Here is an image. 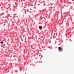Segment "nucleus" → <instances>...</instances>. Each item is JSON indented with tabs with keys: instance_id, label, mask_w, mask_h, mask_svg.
<instances>
[{
	"instance_id": "2",
	"label": "nucleus",
	"mask_w": 74,
	"mask_h": 74,
	"mask_svg": "<svg viewBox=\"0 0 74 74\" xmlns=\"http://www.w3.org/2000/svg\"><path fill=\"white\" fill-rule=\"evenodd\" d=\"M39 27L40 29H42V27L40 26H39Z\"/></svg>"
},
{
	"instance_id": "4",
	"label": "nucleus",
	"mask_w": 74,
	"mask_h": 74,
	"mask_svg": "<svg viewBox=\"0 0 74 74\" xmlns=\"http://www.w3.org/2000/svg\"><path fill=\"white\" fill-rule=\"evenodd\" d=\"M3 23H2V24H3Z\"/></svg>"
},
{
	"instance_id": "1",
	"label": "nucleus",
	"mask_w": 74,
	"mask_h": 74,
	"mask_svg": "<svg viewBox=\"0 0 74 74\" xmlns=\"http://www.w3.org/2000/svg\"><path fill=\"white\" fill-rule=\"evenodd\" d=\"M58 50L59 51H63V48L62 47H58Z\"/></svg>"
},
{
	"instance_id": "3",
	"label": "nucleus",
	"mask_w": 74,
	"mask_h": 74,
	"mask_svg": "<svg viewBox=\"0 0 74 74\" xmlns=\"http://www.w3.org/2000/svg\"><path fill=\"white\" fill-rule=\"evenodd\" d=\"M3 42H0L1 44H3Z\"/></svg>"
}]
</instances>
